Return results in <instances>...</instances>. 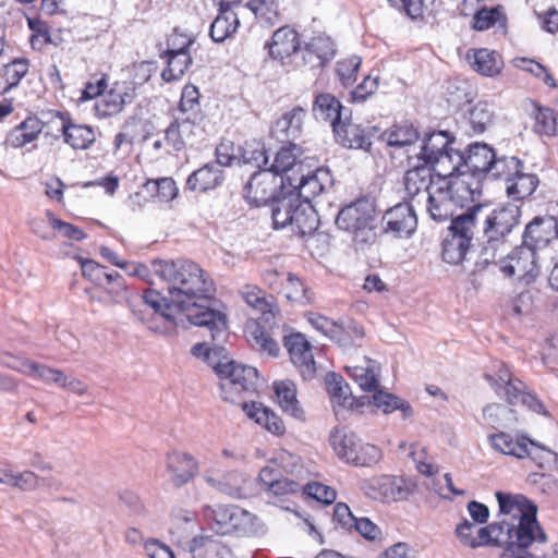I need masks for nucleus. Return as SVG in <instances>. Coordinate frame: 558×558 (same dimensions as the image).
I'll return each mask as SVG.
<instances>
[{"instance_id":"ea45409f","label":"nucleus","mask_w":558,"mask_h":558,"mask_svg":"<svg viewBox=\"0 0 558 558\" xmlns=\"http://www.w3.org/2000/svg\"><path fill=\"white\" fill-rule=\"evenodd\" d=\"M241 294L248 306L260 312V319L265 323H269L274 318V298L271 295H267L256 286H245Z\"/></svg>"},{"instance_id":"6ab92c4d","label":"nucleus","mask_w":558,"mask_h":558,"mask_svg":"<svg viewBox=\"0 0 558 558\" xmlns=\"http://www.w3.org/2000/svg\"><path fill=\"white\" fill-rule=\"evenodd\" d=\"M383 221L386 223V231L398 238L411 236L417 226L414 208L409 202L399 203L388 209Z\"/></svg>"},{"instance_id":"412c9836","label":"nucleus","mask_w":558,"mask_h":558,"mask_svg":"<svg viewBox=\"0 0 558 558\" xmlns=\"http://www.w3.org/2000/svg\"><path fill=\"white\" fill-rule=\"evenodd\" d=\"M306 111L302 107H294L283 113L272 128L274 136L282 143H292L302 134Z\"/></svg>"},{"instance_id":"dca6fc26","label":"nucleus","mask_w":558,"mask_h":558,"mask_svg":"<svg viewBox=\"0 0 558 558\" xmlns=\"http://www.w3.org/2000/svg\"><path fill=\"white\" fill-rule=\"evenodd\" d=\"M202 122L178 117L165 130L166 144L174 151H181L186 146H193L203 135Z\"/></svg>"},{"instance_id":"e2e57ef3","label":"nucleus","mask_w":558,"mask_h":558,"mask_svg":"<svg viewBox=\"0 0 558 558\" xmlns=\"http://www.w3.org/2000/svg\"><path fill=\"white\" fill-rule=\"evenodd\" d=\"M145 189L150 193H156L161 202H170L178 195V187L172 178L148 180L145 183Z\"/></svg>"},{"instance_id":"4c0bfd02","label":"nucleus","mask_w":558,"mask_h":558,"mask_svg":"<svg viewBox=\"0 0 558 558\" xmlns=\"http://www.w3.org/2000/svg\"><path fill=\"white\" fill-rule=\"evenodd\" d=\"M451 144L452 141L447 132H433L424 138L420 153L416 155L417 160L429 166L437 158V155L451 148Z\"/></svg>"},{"instance_id":"0eeeda50","label":"nucleus","mask_w":558,"mask_h":558,"mask_svg":"<svg viewBox=\"0 0 558 558\" xmlns=\"http://www.w3.org/2000/svg\"><path fill=\"white\" fill-rule=\"evenodd\" d=\"M483 204H476L466 213L452 219L449 233L442 241V259L451 265L463 262L474 236V228L478 216L483 214Z\"/></svg>"},{"instance_id":"603ef678","label":"nucleus","mask_w":558,"mask_h":558,"mask_svg":"<svg viewBox=\"0 0 558 558\" xmlns=\"http://www.w3.org/2000/svg\"><path fill=\"white\" fill-rule=\"evenodd\" d=\"M494 111L492 106L480 101L469 110L468 123L473 134H482L492 124Z\"/></svg>"},{"instance_id":"4be33fe9","label":"nucleus","mask_w":558,"mask_h":558,"mask_svg":"<svg viewBox=\"0 0 558 558\" xmlns=\"http://www.w3.org/2000/svg\"><path fill=\"white\" fill-rule=\"evenodd\" d=\"M266 47L274 59L283 60L291 56H298L301 50L300 36L295 29L289 26L280 27L272 34L271 41Z\"/></svg>"},{"instance_id":"cd10ccee","label":"nucleus","mask_w":558,"mask_h":558,"mask_svg":"<svg viewBox=\"0 0 558 558\" xmlns=\"http://www.w3.org/2000/svg\"><path fill=\"white\" fill-rule=\"evenodd\" d=\"M222 181L223 170L216 163L208 162L189 175L186 186L194 192H207L219 186Z\"/></svg>"},{"instance_id":"473e14b6","label":"nucleus","mask_w":558,"mask_h":558,"mask_svg":"<svg viewBox=\"0 0 558 558\" xmlns=\"http://www.w3.org/2000/svg\"><path fill=\"white\" fill-rule=\"evenodd\" d=\"M278 403L283 412L296 420L303 421L305 412L296 399V387L291 380H281L274 384Z\"/></svg>"},{"instance_id":"bb28decb","label":"nucleus","mask_w":558,"mask_h":558,"mask_svg":"<svg viewBox=\"0 0 558 558\" xmlns=\"http://www.w3.org/2000/svg\"><path fill=\"white\" fill-rule=\"evenodd\" d=\"M312 110L316 120L329 122L332 128L350 113L335 96L328 93L316 96Z\"/></svg>"},{"instance_id":"de8ad7c7","label":"nucleus","mask_w":558,"mask_h":558,"mask_svg":"<svg viewBox=\"0 0 558 558\" xmlns=\"http://www.w3.org/2000/svg\"><path fill=\"white\" fill-rule=\"evenodd\" d=\"M520 168H523V162L519 158L514 156L497 157L495 155L485 177L493 179H504L507 184L508 179H510L513 173H517Z\"/></svg>"},{"instance_id":"72a5a7b5","label":"nucleus","mask_w":558,"mask_h":558,"mask_svg":"<svg viewBox=\"0 0 558 558\" xmlns=\"http://www.w3.org/2000/svg\"><path fill=\"white\" fill-rule=\"evenodd\" d=\"M513 537L512 533L508 534L507 520L499 519L498 521L477 530L475 544L476 548L482 546H504L505 548Z\"/></svg>"},{"instance_id":"f3484780","label":"nucleus","mask_w":558,"mask_h":558,"mask_svg":"<svg viewBox=\"0 0 558 558\" xmlns=\"http://www.w3.org/2000/svg\"><path fill=\"white\" fill-rule=\"evenodd\" d=\"M488 441L494 450L518 459L533 457L535 450H545L544 446L524 435L513 436L506 432L488 435Z\"/></svg>"},{"instance_id":"09e8293b","label":"nucleus","mask_w":558,"mask_h":558,"mask_svg":"<svg viewBox=\"0 0 558 558\" xmlns=\"http://www.w3.org/2000/svg\"><path fill=\"white\" fill-rule=\"evenodd\" d=\"M372 398L374 405L381 410L385 414L400 410L404 418L412 415V409L410 404L390 392L377 389L374 391Z\"/></svg>"},{"instance_id":"774afa93","label":"nucleus","mask_w":558,"mask_h":558,"mask_svg":"<svg viewBox=\"0 0 558 558\" xmlns=\"http://www.w3.org/2000/svg\"><path fill=\"white\" fill-rule=\"evenodd\" d=\"M231 513L232 517L229 519L228 523V534L236 531L243 533L252 531L251 525L253 520H255V517L252 513L238 506H233Z\"/></svg>"},{"instance_id":"aec40b11","label":"nucleus","mask_w":558,"mask_h":558,"mask_svg":"<svg viewBox=\"0 0 558 558\" xmlns=\"http://www.w3.org/2000/svg\"><path fill=\"white\" fill-rule=\"evenodd\" d=\"M495 150L484 143H474L469 145L468 153L464 154V169L471 177L473 187H476V195H480L477 175H486L492 160L495 156Z\"/></svg>"},{"instance_id":"79ce46f5","label":"nucleus","mask_w":558,"mask_h":558,"mask_svg":"<svg viewBox=\"0 0 558 558\" xmlns=\"http://www.w3.org/2000/svg\"><path fill=\"white\" fill-rule=\"evenodd\" d=\"M327 390L333 405L342 408H352L354 398L349 385L340 375L335 373L328 374L326 377Z\"/></svg>"},{"instance_id":"0e129e2a","label":"nucleus","mask_w":558,"mask_h":558,"mask_svg":"<svg viewBox=\"0 0 558 558\" xmlns=\"http://www.w3.org/2000/svg\"><path fill=\"white\" fill-rule=\"evenodd\" d=\"M5 485L16 487L21 490L28 492L35 490L40 486V478L32 471H24L21 473H12L7 470Z\"/></svg>"},{"instance_id":"8fccbe9b","label":"nucleus","mask_w":558,"mask_h":558,"mask_svg":"<svg viewBox=\"0 0 558 558\" xmlns=\"http://www.w3.org/2000/svg\"><path fill=\"white\" fill-rule=\"evenodd\" d=\"M484 420L493 427H511L518 422L514 411L499 403H492L483 409Z\"/></svg>"},{"instance_id":"2eb2a0df","label":"nucleus","mask_w":558,"mask_h":558,"mask_svg":"<svg viewBox=\"0 0 558 558\" xmlns=\"http://www.w3.org/2000/svg\"><path fill=\"white\" fill-rule=\"evenodd\" d=\"M283 345L289 352L291 362L304 380H311L316 375V363L312 347L304 335L294 332L283 337Z\"/></svg>"},{"instance_id":"a211bd4d","label":"nucleus","mask_w":558,"mask_h":558,"mask_svg":"<svg viewBox=\"0 0 558 558\" xmlns=\"http://www.w3.org/2000/svg\"><path fill=\"white\" fill-rule=\"evenodd\" d=\"M333 134L339 144L351 149L368 150L372 146V138L378 132L376 128H362L353 123L350 116H347L342 122L335 123Z\"/></svg>"},{"instance_id":"c9c22d12","label":"nucleus","mask_w":558,"mask_h":558,"mask_svg":"<svg viewBox=\"0 0 558 558\" xmlns=\"http://www.w3.org/2000/svg\"><path fill=\"white\" fill-rule=\"evenodd\" d=\"M466 59L474 71L485 76L497 75L504 65L501 57L496 51L486 48L474 50L473 53L469 51Z\"/></svg>"},{"instance_id":"f8f14e48","label":"nucleus","mask_w":558,"mask_h":558,"mask_svg":"<svg viewBox=\"0 0 558 558\" xmlns=\"http://www.w3.org/2000/svg\"><path fill=\"white\" fill-rule=\"evenodd\" d=\"M539 253L533 251L527 245L517 246L510 254L499 258L500 271L509 277L514 278L525 284H530L536 280L541 274Z\"/></svg>"},{"instance_id":"39448f33","label":"nucleus","mask_w":558,"mask_h":558,"mask_svg":"<svg viewBox=\"0 0 558 558\" xmlns=\"http://www.w3.org/2000/svg\"><path fill=\"white\" fill-rule=\"evenodd\" d=\"M131 310L140 323L160 333H169L185 323L166 296L154 289H147L140 300L131 304Z\"/></svg>"},{"instance_id":"ddd939ff","label":"nucleus","mask_w":558,"mask_h":558,"mask_svg":"<svg viewBox=\"0 0 558 558\" xmlns=\"http://www.w3.org/2000/svg\"><path fill=\"white\" fill-rule=\"evenodd\" d=\"M288 180L290 177H279L267 168L254 172L248 182L244 186V196L247 202L256 207L263 206L271 202V207L276 199L277 190H288Z\"/></svg>"},{"instance_id":"bf43d9fd","label":"nucleus","mask_w":558,"mask_h":558,"mask_svg":"<svg viewBox=\"0 0 558 558\" xmlns=\"http://www.w3.org/2000/svg\"><path fill=\"white\" fill-rule=\"evenodd\" d=\"M533 130L539 135L554 136L557 132L556 112L548 107H538Z\"/></svg>"},{"instance_id":"4d7b16f0","label":"nucleus","mask_w":558,"mask_h":558,"mask_svg":"<svg viewBox=\"0 0 558 558\" xmlns=\"http://www.w3.org/2000/svg\"><path fill=\"white\" fill-rule=\"evenodd\" d=\"M210 335L213 343L201 342L196 343L192 347L191 352L196 357H202L204 361L208 363L209 366L214 368V364L217 363L219 359L223 356L226 353V349L222 347V343L227 340L226 337L223 340H216L210 330L207 327H204ZM229 336V333L227 335Z\"/></svg>"},{"instance_id":"6e6d98bb","label":"nucleus","mask_w":558,"mask_h":558,"mask_svg":"<svg viewBox=\"0 0 558 558\" xmlns=\"http://www.w3.org/2000/svg\"><path fill=\"white\" fill-rule=\"evenodd\" d=\"M248 341L252 347L263 354L276 357L279 354V344L268 333V331L259 324L255 325L248 333Z\"/></svg>"},{"instance_id":"3c124183","label":"nucleus","mask_w":558,"mask_h":558,"mask_svg":"<svg viewBox=\"0 0 558 558\" xmlns=\"http://www.w3.org/2000/svg\"><path fill=\"white\" fill-rule=\"evenodd\" d=\"M179 110L182 117L190 118L196 121H203V113L199 104V93L196 86L194 85H185L180 104Z\"/></svg>"},{"instance_id":"9b49d317","label":"nucleus","mask_w":558,"mask_h":558,"mask_svg":"<svg viewBox=\"0 0 558 558\" xmlns=\"http://www.w3.org/2000/svg\"><path fill=\"white\" fill-rule=\"evenodd\" d=\"M374 203L363 197L343 207L336 218V225L351 233L355 242L366 243L374 235Z\"/></svg>"},{"instance_id":"9d476101","label":"nucleus","mask_w":558,"mask_h":558,"mask_svg":"<svg viewBox=\"0 0 558 558\" xmlns=\"http://www.w3.org/2000/svg\"><path fill=\"white\" fill-rule=\"evenodd\" d=\"M337 457L354 466H373L381 459V451L375 445L364 442L354 433L333 429L329 437Z\"/></svg>"},{"instance_id":"e433bc0d","label":"nucleus","mask_w":558,"mask_h":558,"mask_svg":"<svg viewBox=\"0 0 558 558\" xmlns=\"http://www.w3.org/2000/svg\"><path fill=\"white\" fill-rule=\"evenodd\" d=\"M243 410L250 418L263 425L270 433L275 435H282L284 433L286 428L282 420L272 410L264 407L262 403H244Z\"/></svg>"},{"instance_id":"f03ea898","label":"nucleus","mask_w":558,"mask_h":558,"mask_svg":"<svg viewBox=\"0 0 558 558\" xmlns=\"http://www.w3.org/2000/svg\"><path fill=\"white\" fill-rule=\"evenodd\" d=\"M478 220L483 219V233L486 239L481 250L476 267L495 264L497 257L508 248V235L520 223L521 210L518 205L507 204L487 213L485 205Z\"/></svg>"},{"instance_id":"680f3d73","label":"nucleus","mask_w":558,"mask_h":558,"mask_svg":"<svg viewBox=\"0 0 558 558\" xmlns=\"http://www.w3.org/2000/svg\"><path fill=\"white\" fill-rule=\"evenodd\" d=\"M497 23L501 26L506 25V16L498 7L492 9L484 8L477 11L473 17V28L476 31H486Z\"/></svg>"},{"instance_id":"13d9d810","label":"nucleus","mask_w":558,"mask_h":558,"mask_svg":"<svg viewBox=\"0 0 558 558\" xmlns=\"http://www.w3.org/2000/svg\"><path fill=\"white\" fill-rule=\"evenodd\" d=\"M232 508L233 505L206 506L203 514L217 533L228 534V523L232 517Z\"/></svg>"},{"instance_id":"5701e85b","label":"nucleus","mask_w":558,"mask_h":558,"mask_svg":"<svg viewBox=\"0 0 558 558\" xmlns=\"http://www.w3.org/2000/svg\"><path fill=\"white\" fill-rule=\"evenodd\" d=\"M167 470L173 485L181 487L196 475L198 465L191 454L173 451L167 456Z\"/></svg>"},{"instance_id":"7ed1b4c3","label":"nucleus","mask_w":558,"mask_h":558,"mask_svg":"<svg viewBox=\"0 0 558 558\" xmlns=\"http://www.w3.org/2000/svg\"><path fill=\"white\" fill-rule=\"evenodd\" d=\"M471 177L462 174L458 178H436L427 194L426 210L436 222L452 220L458 207H464L474 202L476 187H473Z\"/></svg>"},{"instance_id":"7c9ffc66","label":"nucleus","mask_w":558,"mask_h":558,"mask_svg":"<svg viewBox=\"0 0 558 558\" xmlns=\"http://www.w3.org/2000/svg\"><path fill=\"white\" fill-rule=\"evenodd\" d=\"M43 129L44 122L29 116L9 132L5 143L13 148H21L36 141Z\"/></svg>"},{"instance_id":"393cba45","label":"nucleus","mask_w":558,"mask_h":558,"mask_svg":"<svg viewBox=\"0 0 558 558\" xmlns=\"http://www.w3.org/2000/svg\"><path fill=\"white\" fill-rule=\"evenodd\" d=\"M307 320L316 330L343 345L349 343L350 331H353L359 338L363 337V331L354 323L348 324L344 328L342 325L314 313L308 315Z\"/></svg>"},{"instance_id":"864d4df0","label":"nucleus","mask_w":558,"mask_h":558,"mask_svg":"<svg viewBox=\"0 0 558 558\" xmlns=\"http://www.w3.org/2000/svg\"><path fill=\"white\" fill-rule=\"evenodd\" d=\"M0 365L22 375L35 378L40 363L21 355H15L9 351H2L0 352Z\"/></svg>"},{"instance_id":"c756f323","label":"nucleus","mask_w":558,"mask_h":558,"mask_svg":"<svg viewBox=\"0 0 558 558\" xmlns=\"http://www.w3.org/2000/svg\"><path fill=\"white\" fill-rule=\"evenodd\" d=\"M58 116L61 119V132L64 142L72 148L87 149L95 143L96 135L93 128L73 123L70 119H64L60 113Z\"/></svg>"},{"instance_id":"f257e3e1","label":"nucleus","mask_w":558,"mask_h":558,"mask_svg":"<svg viewBox=\"0 0 558 558\" xmlns=\"http://www.w3.org/2000/svg\"><path fill=\"white\" fill-rule=\"evenodd\" d=\"M153 274L165 284V295L184 322L207 327L216 340L228 335L226 315L203 305L214 292L215 284L208 274L190 259H154Z\"/></svg>"},{"instance_id":"4468645a","label":"nucleus","mask_w":558,"mask_h":558,"mask_svg":"<svg viewBox=\"0 0 558 558\" xmlns=\"http://www.w3.org/2000/svg\"><path fill=\"white\" fill-rule=\"evenodd\" d=\"M288 191L286 193H294L302 201L311 202L320 195L324 191L330 189L333 184V179L328 169L318 168L315 171H308L306 174L303 170L295 177L289 175Z\"/></svg>"},{"instance_id":"20e7f679","label":"nucleus","mask_w":558,"mask_h":558,"mask_svg":"<svg viewBox=\"0 0 558 558\" xmlns=\"http://www.w3.org/2000/svg\"><path fill=\"white\" fill-rule=\"evenodd\" d=\"M499 505V517L507 520L508 534L517 535V541L524 543L531 537V533H537L543 538L544 530L537 521V507L522 495L496 493Z\"/></svg>"},{"instance_id":"c85d7f7f","label":"nucleus","mask_w":558,"mask_h":558,"mask_svg":"<svg viewBox=\"0 0 558 558\" xmlns=\"http://www.w3.org/2000/svg\"><path fill=\"white\" fill-rule=\"evenodd\" d=\"M464 153L451 147L437 155L429 165L434 167L436 178H458L462 174L469 175L464 169Z\"/></svg>"},{"instance_id":"2f4dec72","label":"nucleus","mask_w":558,"mask_h":558,"mask_svg":"<svg viewBox=\"0 0 558 558\" xmlns=\"http://www.w3.org/2000/svg\"><path fill=\"white\" fill-rule=\"evenodd\" d=\"M436 178L433 177L432 169L427 165H415L404 173L403 185L405 193L410 198H413L421 192L428 194V190H430Z\"/></svg>"},{"instance_id":"423d86ee","label":"nucleus","mask_w":558,"mask_h":558,"mask_svg":"<svg viewBox=\"0 0 558 558\" xmlns=\"http://www.w3.org/2000/svg\"><path fill=\"white\" fill-rule=\"evenodd\" d=\"M271 217L275 229L289 227L300 236L313 233L319 223L311 202L300 199L294 193H283L275 201Z\"/></svg>"},{"instance_id":"052dcab7","label":"nucleus","mask_w":558,"mask_h":558,"mask_svg":"<svg viewBox=\"0 0 558 558\" xmlns=\"http://www.w3.org/2000/svg\"><path fill=\"white\" fill-rule=\"evenodd\" d=\"M531 537L533 539H529L524 543H520L517 541V535L509 542V544L504 548L500 558H527L526 549L531 547L533 544H544L547 542V535L544 532L543 538L537 536V533H531ZM529 557H532L529 555Z\"/></svg>"},{"instance_id":"a18cd8bd","label":"nucleus","mask_w":558,"mask_h":558,"mask_svg":"<svg viewBox=\"0 0 558 558\" xmlns=\"http://www.w3.org/2000/svg\"><path fill=\"white\" fill-rule=\"evenodd\" d=\"M267 169L279 177H295L302 171L303 165L296 162V157L291 148L282 147L277 151L272 163Z\"/></svg>"},{"instance_id":"49530a36","label":"nucleus","mask_w":558,"mask_h":558,"mask_svg":"<svg viewBox=\"0 0 558 558\" xmlns=\"http://www.w3.org/2000/svg\"><path fill=\"white\" fill-rule=\"evenodd\" d=\"M166 57L168 65L161 73V77L165 82H173L180 80L192 64L190 51L166 53Z\"/></svg>"},{"instance_id":"5fc2aeb1","label":"nucleus","mask_w":558,"mask_h":558,"mask_svg":"<svg viewBox=\"0 0 558 558\" xmlns=\"http://www.w3.org/2000/svg\"><path fill=\"white\" fill-rule=\"evenodd\" d=\"M29 70V62L26 58H16L5 64L1 71V77L5 81L2 93L5 94L16 87Z\"/></svg>"},{"instance_id":"338daca9","label":"nucleus","mask_w":558,"mask_h":558,"mask_svg":"<svg viewBox=\"0 0 558 558\" xmlns=\"http://www.w3.org/2000/svg\"><path fill=\"white\" fill-rule=\"evenodd\" d=\"M361 62L362 60L357 56H351L337 62L336 72L343 86H351L356 81Z\"/></svg>"},{"instance_id":"6e6552de","label":"nucleus","mask_w":558,"mask_h":558,"mask_svg":"<svg viewBox=\"0 0 558 558\" xmlns=\"http://www.w3.org/2000/svg\"><path fill=\"white\" fill-rule=\"evenodd\" d=\"M214 371L220 379V393L226 401L236 402L242 392L256 391L259 386L260 379L255 367L229 360L226 353L214 364Z\"/></svg>"},{"instance_id":"37998d69","label":"nucleus","mask_w":558,"mask_h":558,"mask_svg":"<svg viewBox=\"0 0 558 558\" xmlns=\"http://www.w3.org/2000/svg\"><path fill=\"white\" fill-rule=\"evenodd\" d=\"M545 219L535 217L525 227L522 235V245H527L533 251L539 253L541 250L547 247L549 238L545 229Z\"/></svg>"},{"instance_id":"58836bf2","label":"nucleus","mask_w":558,"mask_h":558,"mask_svg":"<svg viewBox=\"0 0 558 558\" xmlns=\"http://www.w3.org/2000/svg\"><path fill=\"white\" fill-rule=\"evenodd\" d=\"M538 183V178L535 174L525 173L523 172V168H520L517 173H513V175L508 179L506 191L508 196L512 199L521 201L532 195Z\"/></svg>"},{"instance_id":"a19ab883","label":"nucleus","mask_w":558,"mask_h":558,"mask_svg":"<svg viewBox=\"0 0 558 558\" xmlns=\"http://www.w3.org/2000/svg\"><path fill=\"white\" fill-rule=\"evenodd\" d=\"M238 14L232 10L219 9L218 16L210 25V37L215 43H222L225 39L235 33L239 26Z\"/></svg>"},{"instance_id":"b1692460","label":"nucleus","mask_w":558,"mask_h":558,"mask_svg":"<svg viewBox=\"0 0 558 558\" xmlns=\"http://www.w3.org/2000/svg\"><path fill=\"white\" fill-rule=\"evenodd\" d=\"M302 61L304 65L312 69L322 68L335 54V45L330 38L317 36L312 38L301 48Z\"/></svg>"},{"instance_id":"a878e982","label":"nucleus","mask_w":558,"mask_h":558,"mask_svg":"<svg viewBox=\"0 0 558 558\" xmlns=\"http://www.w3.org/2000/svg\"><path fill=\"white\" fill-rule=\"evenodd\" d=\"M362 489L372 499L389 502L401 494L397 478L390 475L374 476L362 484Z\"/></svg>"},{"instance_id":"f704fd0d","label":"nucleus","mask_w":558,"mask_h":558,"mask_svg":"<svg viewBox=\"0 0 558 558\" xmlns=\"http://www.w3.org/2000/svg\"><path fill=\"white\" fill-rule=\"evenodd\" d=\"M379 138L385 141L389 147L405 149L409 153V148L418 141L420 133L411 124H396L380 134Z\"/></svg>"},{"instance_id":"c03bdc74","label":"nucleus","mask_w":558,"mask_h":558,"mask_svg":"<svg viewBox=\"0 0 558 558\" xmlns=\"http://www.w3.org/2000/svg\"><path fill=\"white\" fill-rule=\"evenodd\" d=\"M128 98L130 99L129 93L113 88L98 100L96 111L102 118L116 116L123 110Z\"/></svg>"},{"instance_id":"69168bd1","label":"nucleus","mask_w":558,"mask_h":558,"mask_svg":"<svg viewBox=\"0 0 558 558\" xmlns=\"http://www.w3.org/2000/svg\"><path fill=\"white\" fill-rule=\"evenodd\" d=\"M349 375L364 391H376L378 379L371 365L348 367Z\"/></svg>"},{"instance_id":"1a4fd4ad","label":"nucleus","mask_w":558,"mask_h":558,"mask_svg":"<svg viewBox=\"0 0 558 558\" xmlns=\"http://www.w3.org/2000/svg\"><path fill=\"white\" fill-rule=\"evenodd\" d=\"M484 377L497 396L510 405L521 404L533 413L549 416L544 402L530 392L522 380L514 378L508 367L502 365L496 374H485Z\"/></svg>"}]
</instances>
